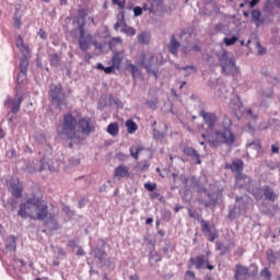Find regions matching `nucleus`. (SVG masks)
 I'll list each match as a JSON object with an SVG mask.
<instances>
[{
  "instance_id": "obj_34",
  "label": "nucleus",
  "mask_w": 280,
  "mask_h": 280,
  "mask_svg": "<svg viewBox=\"0 0 280 280\" xmlns=\"http://www.w3.org/2000/svg\"><path fill=\"white\" fill-rule=\"evenodd\" d=\"M21 25H23V23L21 22V16H18L15 13L13 18V27H15V30H19Z\"/></svg>"
},
{
  "instance_id": "obj_9",
  "label": "nucleus",
  "mask_w": 280,
  "mask_h": 280,
  "mask_svg": "<svg viewBox=\"0 0 280 280\" xmlns=\"http://www.w3.org/2000/svg\"><path fill=\"white\" fill-rule=\"evenodd\" d=\"M195 266L197 270H202V268H207L208 270H213V265L209 264V256L199 255L197 257H190L188 268Z\"/></svg>"
},
{
  "instance_id": "obj_21",
  "label": "nucleus",
  "mask_w": 280,
  "mask_h": 280,
  "mask_svg": "<svg viewBox=\"0 0 280 280\" xmlns=\"http://www.w3.org/2000/svg\"><path fill=\"white\" fill-rule=\"evenodd\" d=\"M143 150H145L144 145H141V144L131 145L129 149L130 156H132L135 161H139V153L143 152Z\"/></svg>"
},
{
  "instance_id": "obj_11",
  "label": "nucleus",
  "mask_w": 280,
  "mask_h": 280,
  "mask_svg": "<svg viewBox=\"0 0 280 280\" xmlns=\"http://www.w3.org/2000/svg\"><path fill=\"white\" fill-rule=\"evenodd\" d=\"M21 104H23V96H19L16 101L8 96L4 101V106L7 108H11V113H13V115H16V113L21 110Z\"/></svg>"
},
{
  "instance_id": "obj_57",
  "label": "nucleus",
  "mask_w": 280,
  "mask_h": 280,
  "mask_svg": "<svg viewBox=\"0 0 280 280\" xmlns=\"http://www.w3.org/2000/svg\"><path fill=\"white\" fill-rule=\"evenodd\" d=\"M253 196H254V198L256 199V200H261V194L260 192H255V194H253Z\"/></svg>"
},
{
  "instance_id": "obj_60",
  "label": "nucleus",
  "mask_w": 280,
  "mask_h": 280,
  "mask_svg": "<svg viewBox=\"0 0 280 280\" xmlns=\"http://www.w3.org/2000/svg\"><path fill=\"white\" fill-rule=\"evenodd\" d=\"M217 250H222V243L221 242H217Z\"/></svg>"
},
{
  "instance_id": "obj_59",
  "label": "nucleus",
  "mask_w": 280,
  "mask_h": 280,
  "mask_svg": "<svg viewBox=\"0 0 280 280\" xmlns=\"http://www.w3.org/2000/svg\"><path fill=\"white\" fill-rule=\"evenodd\" d=\"M129 280H139V275L133 273L132 276L129 277Z\"/></svg>"
},
{
  "instance_id": "obj_25",
  "label": "nucleus",
  "mask_w": 280,
  "mask_h": 280,
  "mask_svg": "<svg viewBox=\"0 0 280 280\" xmlns=\"http://www.w3.org/2000/svg\"><path fill=\"white\" fill-rule=\"evenodd\" d=\"M138 43H140V45H148V43H150V33H140V35L138 36Z\"/></svg>"
},
{
  "instance_id": "obj_63",
  "label": "nucleus",
  "mask_w": 280,
  "mask_h": 280,
  "mask_svg": "<svg viewBox=\"0 0 280 280\" xmlns=\"http://www.w3.org/2000/svg\"><path fill=\"white\" fill-rule=\"evenodd\" d=\"M205 205V207L208 209L209 207H211V201H203L202 202Z\"/></svg>"
},
{
  "instance_id": "obj_2",
  "label": "nucleus",
  "mask_w": 280,
  "mask_h": 280,
  "mask_svg": "<svg viewBox=\"0 0 280 280\" xmlns=\"http://www.w3.org/2000/svg\"><path fill=\"white\" fill-rule=\"evenodd\" d=\"M18 215L24 220L30 218L31 220H47L49 218V206L45 201L43 194L33 192L26 199L25 202L20 205Z\"/></svg>"
},
{
  "instance_id": "obj_49",
  "label": "nucleus",
  "mask_w": 280,
  "mask_h": 280,
  "mask_svg": "<svg viewBox=\"0 0 280 280\" xmlns=\"http://www.w3.org/2000/svg\"><path fill=\"white\" fill-rule=\"evenodd\" d=\"M147 104H148V106L150 108H156V105L159 104V101L158 100H155V101H148Z\"/></svg>"
},
{
  "instance_id": "obj_5",
  "label": "nucleus",
  "mask_w": 280,
  "mask_h": 280,
  "mask_svg": "<svg viewBox=\"0 0 280 280\" xmlns=\"http://www.w3.org/2000/svg\"><path fill=\"white\" fill-rule=\"evenodd\" d=\"M219 62L222 69V73H226V75H235L237 73V66H235V59L229 58V52L224 51L219 57Z\"/></svg>"
},
{
  "instance_id": "obj_44",
  "label": "nucleus",
  "mask_w": 280,
  "mask_h": 280,
  "mask_svg": "<svg viewBox=\"0 0 280 280\" xmlns=\"http://www.w3.org/2000/svg\"><path fill=\"white\" fill-rule=\"evenodd\" d=\"M133 14L135 16H141V14H143V9H141V7H135Z\"/></svg>"
},
{
  "instance_id": "obj_37",
  "label": "nucleus",
  "mask_w": 280,
  "mask_h": 280,
  "mask_svg": "<svg viewBox=\"0 0 280 280\" xmlns=\"http://www.w3.org/2000/svg\"><path fill=\"white\" fill-rule=\"evenodd\" d=\"M113 5H118L119 10H124L126 8V1L112 0Z\"/></svg>"
},
{
  "instance_id": "obj_3",
  "label": "nucleus",
  "mask_w": 280,
  "mask_h": 280,
  "mask_svg": "<svg viewBox=\"0 0 280 280\" xmlns=\"http://www.w3.org/2000/svg\"><path fill=\"white\" fill-rule=\"evenodd\" d=\"M221 127L223 130H217L214 132L217 140H212L211 145L213 148H218L220 143H223L224 145H233L235 143V140L237 139V136H235V132H233V120L229 116H224L223 120L221 122Z\"/></svg>"
},
{
  "instance_id": "obj_36",
  "label": "nucleus",
  "mask_w": 280,
  "mask_h": 280,
  "mask_svg": "<svg viewBox=\"0 0 280 280\" xmlns=\"http://www.w3.org/2000/svg\"><path fill=\"white\" fill-rule=\"evenodd\" d=\"M144 68L148 71V73H152V75L155 78V80L159 78L158 74H156L159 71L152 69V65L148 63V65H145Z\"/></svg>"
},
{
  "instance_id": "obj_58",
  "label": "nucleus",
  "mask_w": 280,
  "mask_h": 280,
  "mask_svg": "<svg viewBox=\"0 0 280 280\" xmlns=\"http://www.w3.org/2000/svg\"><path fill=\"white\" fill-rule=\"evenodd\" d=\"M188 69H191V71H196V68L194 66H186L183 68L184 71H187Z\"/></svg>"
},
{
  "instance_id": "obj_46",
  "label": "nucleus",
  "mask_w": 280,
  "mask_h": 280,
  "mask_svg": "<svg viewBox=\"0 0 280 280\" xmlns=\"http://www.w3.org/2000/svg\"><path fill=\"white\" fill-rule=\"evenodd\" d=\"M257 49H258L259 56H264V54H266V48H264V46H261L260 43H257Z\"/></svg>"
},
{
  "instance_id": "obj_32",
  "label": "nucleus",
  "mask_w": 280,
  "mask_h": 280,
  "mask_svg": "<svg viewBox=\"0 0 280 280\" xmlns=\"http://www.w3.org/2000/svg\"><path fill=\"white\" fill-rule=\"evenodd\" d=\"M260 277H262V279H265V280H271L272 279V272H270V270L265 267L260 271Z\"/></svg>"
},
{
  "instance_id": "obj_50",
  "label": "nucleus",
  "mask_w": 280,
  "mask_h": 280,
  "mask_svg": "<svg viewBox=\"0 0 280 280\" xmlns=\"http://www.w3.org/2000/svg\"><path fill=\"white\" fill-rule=\"evenodd\" d=\"M93 58V55H91V52H85L84 54V60L86 62H91V59Z\"/></svg>"
},
{
  "instance_id": "obj_31",
  "label": "nucleus",
  "mask_w": 280,
  "mask_h": 280,
  "mask_svg": "<svg viewBox=\"0 0 280 280\" xmlns=\"http://www.w3.org/2000/svg\"><path fill=\"white\" fill-rule=\"evenodd\" d=\"M266 255L269 264H277V255H275V252H272V249H268L266 252Z\"/></svg>"
},
{
  "instance_id": "obj_27",
  "label": "nucleus",
  "mask_w": 280,
  "mask_h": 280,
  "mask_svg": "<svg viewBox=\"0 0 280 280\" xmlns=\"http://www.w3.org/2000/svg\"><path fill=\"white\" fill-rule=\"evenodd\" d=\"M49 221H50V231H58V229H60V224L56 220V214H49Z\"/></svg>"
},
{
  "instance_id": "obj_1",
  "label": "nucleus",
  "mask_w": 280,
  "mask_h": 280,
  "mask_svg": "<svg viewBox=\"0 0 280 280\" xmlns=\"http://www.w3.org/2000/svg\"><path fill=\"white\" fill-rule=\"evenodd\" d=\"M78 128L81 135H93L95 132V120L85 116L78 120L71 113H67L62 116L61 122L56 127V132L59 137H67L70 141H80V135H78Z\"/></svg>"
},
{
  "instance_id": "obj_6",
  "label": "nucleus",
  "mask_w": 280,
  "mask_h": 280,
  "mask_svg": "<svg viewBox=\"0 0 280 280\" xmlns=\"http://www.w3.org/2000/svg\"><path fill=\"white\" fill-rule=\"evenodd\" d=\"M79 32L78 45L81 51H89V49H91V45L98 47L97 42H93V35L86 33L83 25L79 26Z\"/></svg>"
},
{
  "instance_id": "obj_13",
  "label": "nucleus",
  "mask_w": 280,
  "mask_h": 280,
  "mask_svg": "<svg viewBox=\"0 0 280 280\" xmlns=\"http://www.w3.org/2000/svg\"><path fill=\"white\" fill-rule=\"evenodd\" d=\"M15 45L18 49H20L23 58H32V51L30 50V45L23 42V37L21 35L18 36L15 40Z\"/></svg>"
},
{
  "instance_id": "obj_51",
  "label": "nucleus",
  "mask_w": 280,
  "mask_h": 280,
  "mask_svg": "<svg viewBox=\"0 0 280 280\" xmlns=\"http://www.w3.org/2000/svg\"><path fill=\"white\" fill-rule=\"evenodd\" d=\"M186 277H189L190 279H196V273L191 270L186 271Z\"/></svg>"
},
{
  "instance_id": "obj_20",
  "label": "nucleus",
  "mask_w": 280,
  "mask_h": 280,
  "mask_svg": "<svg viewBox=\"0 0 280 280\" xmlns=\"http://www.w3.org/2000/svg\"><path fill=\"white\" fill-rule=\"evenodd\" d=\"M121 62H124V51H116L112 57V65L119 71L121 69Z\"/></svg>"
},
{
  "instance_id": "obj_7",
  "label": "nucleus",
  "mask_w": 280,
  "mask_h": 280,
  "mask_svg": "<svg viewBox=\"0 0 280 280\" xmlns=\"http://www.w3.org/2000/svg\"><path fill=\"white\" fill-rule=\"evenodd\" d=\"M226 170H231V172H234L236 175H235V178H236V182L240 184V185H244L242 184V180H246L248 182V176L244 173H242L244 171V161L240 160V159H236L232 162V164H226Z\"/></svg>"
},
{
  "instance_id": "obj_61",
  "label": "nucleus",
  "mask_w": 280,
  "mask_h": 280,
  "mask_svg": "<svg viewBox=\"0 0 280 280\" xmlns=\"http://www.w3.org/2000/svg\"><path fill=\"white\" fill-rule=\"evenodd\" d=\"M152 222H154V219H152V218H148L145 220V224H152Z\"/></svg>"
},
{
  "instance_id": "obj_28",
  "label": "nucleus",
  "mask_w": 280,
  "mask_h": 280,
  "mask_svg": "<svg viewBox=\"0 0 280 280\" xmlns=\"http://www.w3.org/2000/svg\"><path fill=\"white\" fill-rule=\"evenodd\" d=\"M49 60L51 67H58L60 65V56H58V54L49 55Z\"/></svg>"
},
{
  "instance_id": "obj_4",
  "label": "nucleus",
  "mask_w": 280,
  "mask_h": 280,
  "mask_svg": "<svg viewBox=\"0 0 280 280\" xmlns=\"http://www.w3.org/2000/svg\"><path fill=\"white\" fill-rule=\"evenodd\" d=\"M50 97V103L57 110H62V108H67V98L65 97V94L62 93V85H54L50 88V91L48 93Z\"/></svg>"
},
{
  "instance_id": "obj_23",
  "label": "nucleus",
  "mask_w": 280,
  "mask_h": 280,
  "mask_svg": "<svg viewBox=\"0 0 280 280\" xmlns=\"http://www.w3.org/2000/svg\"><path fill=\"white\" fill-rule=\"evenodd\" d=\"M264 196L266 200H270L271 202H275V200H277V194H275V190L269 186H266L264 188Z\"/></svg>"
},
{
  "instance_id": "obj_42",
  "label": "nucleus",
  "mask_w": 280,
  "mask_h": 280,
  "mask_svg": "<svg viewBox=\"0 0 280 280\" xmlns=\"http://www.w3.org/2000/svg\"><path fill=\"white\" fill-rule=\"evenodd\" d=\"M188 215L189 218H191L192 220H196V218H198V212H196V210L188 208Z\"/></svg>"
},
{
  "instance_id": "obj_41",
  "label": "nucleus",
  "mask_w": 280,
  "mask_h": 280,
  "mask_svg": "<svg viewBox=\"0 0 280 280\" xmlns=\"http://www.w3.org/2000/svg\"><path fill=\"white\" fill-rule=\"evenodd\" d=\"M273 95H275V92L272 90H267L262 92V97L267 100L273 97Z\"/></svg>"
},
{
  "instance_id": "obj_62",
  "label": "nucleus",
  "mask_w": 280,
  "mask_h": 280,
  "mask_svg": "<svg viewBox=\"0 0 280 280\" xmlns=\"http://www.w3.org/2000/svg\"><path fill=\"white\" fill-rule=\"evenodd\" d=\"M77 255H80V256L85 255L84 249L80 248V249L77 252Z\"/></svg>"
},
{
  "instance_id": "obj_26",
  "label": "nucleus",
  "mask_w": 280,
  "mask_h": 280,
  "mask_svg": "<svg viewBox=\"0 0 280 280\" xmlns=\"http://www.w3.org/2000/svg\"><path fill=\"white\" fill-rule=\"evenodd\" d=\"M252 20L254 21V23H256L257 26L261 25V11L253 10Z\"/></svg>"
},
{
  "instance_id": "obj_43",
  "label": "nucleus",
  "mask_w": 280,
  "mask_h": 280,
  "mask_svg": "<svg viewBox=\"0 0 280 280\" xmlns=\"http://www.w3.org/2000/svg\"><path fill=\"white\" fill-rule=\"evenodd\" d=\"M279 142L271 144V154H279Z\"/></svg>"
},
{
  "instance_id": "obj_52",
  "label": "nucleus",
  "mask_w": 280,
  "mask_h": 280,
  "mask_svg": "<svg viewBox=\"0 0 280 280\" xmlns=\"http://www.w3.org/2000/svg\"><path fill=\"white\" fill-rule=\"evenodd\" d=\"M259 1H261V0H252V1H249L248 2L249 3V8L250 9L255 8V5H257V3H259Z\"/></svg>"
},
{
  "instance_id": "obj_8",
  "label": "nucleus",
  "mask_w": 280,
  "mask_h": 280,
  "mask_svg": "<svg viewBox=\"0 0 280 280\" xmlns=\"http://www.w3.org/2000/svg\"><path fill=\"white\" fill-rule=\"evenodd\" d=\"M200 226H201V233L206 237H209V242H215L218 237L220 236V232H218V229L214 224L209 223V221L201 219L200 220Z\"/></svg>"
},
{
  "instance_id": "obj_19",
  "label": "nucleus",
  "mask_w": 280,
  "mask_h": 280,
  "mask_svg": "<svg viewBox=\"0 0 280 280\" xmlns=\"http://www.w3.org/2000/svg\"><path fill=\"white\" fill-rule=\"evenodd\" d=\"M180 48V43L176 40V36L172 35L171 40L168 43V51L173 56H178V49Z\"/></svg>"
},
{
  "instance_id": "obj_38",
  "label": "nucleus",
  "mask_w": 280,
  "mask_h": 280,
  "mask_svg": "<svg viewBox=\"0 0 280 280\" xmlns=\"http://www.w3.org/2000/svg\"><path fill=\"white\" fill-rule=\"evenodd\" d=\"M96 258L100 261H104V259L106 258V252L102 250V249H98L97 253H96Z\"/></svg>"
},
{
  "instance_id": "obj_12",
  "label": "nucleus",
  "mask_w": 280,
  "mask_h": 280,
  "mask_svg": "<svg viewBox=\"0 0 280 280\" xmlns=\"http://www.w3.org/2000/svg\"><path fill=\"white\" fill-rule=\"evenodd\" d=\"M27 67H30V58H22L20 61V73L18 75V84H23L27 78Z\"/></svg>"
},
{
  "instance_id": "obj_40",
  "label": "nucleus",
  "mask_w": 280,
  "mask_h": 280,
  "mask_svg": "<svg viewBox=\"0 0 280 280\" xmlns=\"http://www.w3.org/2000/svg\"><path fill=\"white\" fill-rule=\"evenodd\" d=\"M144 189H147V191H154V189H156V184L147 183L144 184Z\"/></svg>"
},
{
  "instance_id": "obj_16",
  "label": "nucleus",
  "mask_w": 280,
  "mask_h": 280,
  "mask_svg": "<svg viewBox=\"0 0 280 280\" xmlns=\"http://www.w3.org/2000/svg\"><path fill=\"white\" fill-rule=\"evenodd\" d=\"M183 153L185 154V156H190V159L195 161L197 165H200V163H202V161L200 160V153H198L196 149L191 147H184Z\"/></svg>"
},
{
  "instance_id": "obj_17",
  "label": "nucleus",
  "mask_w": 280,
  "mask_h": 280,
  "mask_svg": "<svg viewBox=\"0 0 280 280\" xmlns=\"http://www.w3.org/2000/svg\"><path fill=\"white\" fill-rule=\"evenodd\" d=\"M114 176L116 178H128L130 176V168L126 164H120L115 168Z\"/></svg>"
},
{
  "instance_id": "obj_18",
  "label": "nucleus",
  "mask_w": 280,
  "mask_h": 280,
  "mask_svg": "<svg viewBox=\"0 0 280 280\" xmlns=\"http://www.w3.org/2000/svg\"><path fill=\"white\" fill-rule=\"evenodd\" d=\"M10 191L15 198H23V184L18 180V183H12L10 185Z\"/></svg>"
},
{
  "instance_id": "obj_30",
  "label": "nucleus",
  "mask_w": 280,
  "mask_h": 280,
  "mask_svg": "<svg viewBox=\"0 0 280 280\" xmlns=\"http://www.w3.org/2000/svg\"><path fill=\"white\" fill-rule=\"evenodd\" d=\"M127 71H130V73L135 80L137 78V73H139V68L132 63H128Z\"/></svg>"
},
{
  "instance_id": "obj_53",
  "label": "nucleus",
  "mask_w": 280,
  "mask_h": 280,
  "mask_svg": "<svg viewBox=\"0 0 280 280\" xmlns=\"http://www.w3.org/2000/svg\"><path fill=\"white\" fill-rule=\"evenodd\" d=\"M247 115L252 117V119H257V115L253 113V109H247Z\"/></svg>"
},
{
  "instance_id": "obj_35",
  "label": "nucleus",
  "mask_w": 280,
  "mask_h": 280,
  "mask_svg": "<svg viewBox=\"0 0 280 280\" xmlns=\"http://www.w3.org/2000/svg\"><path fill=\"white\" fill-rule=\"evenodd\" d=\"M12 244H7L5 248L7 250H16V238L14 236H11Z\"/></svg>"
},
{
  "instance_id": "obj_45",
  "label": "nucleus",
  "mask_w": 280,
  "mask_h": 280,
  "mask_svg": "<svg viewBox=\"0 0 280 280\" xmlns=\"http://www.w3.org/2000/svg\"><path fill=\"white\" fill-rule=\"evenodd\" d=\"M37 34H38L39 38H42V40H47V33L45 32V30L39 28Z\"/></svg>"
},
{
  "instance_id": "obj_10",
  "label": "nucleus",
  "mask_w": 280,
  "mask_h": 280,
  "mask_svg": "<svg viewBox=\"0 0 280 280\" xmlns=\"http://www.w3.org/2000/svg\"><path fill=\"white\" fill-rule=\"evenodd\" d=\"M199 117H202L203 124L208 126L209 130H213L219 121L218 115H215V113L207 112L205 109L200 110Z\"/></svg>"
},
{
  "instance_id": "obj_47",
  "label": "nucleus",
  "mask_w": 280,
  "mask_h": 280,
  "mask_svg": "<svg viewBox=\"0 0 280 280\" xmlns=\"http://www.w3.org/2000/svg\"><path fill=\"white\" fill-rule=\"evenodd\" d=\"M249 147L257 148L258 150H261V141L255 140L254 142L249 143Z\"/></svg>"
},
{
  "instance_id": "obj_24",
  "label": "nucleus",
  "mask_w": 280,
  "mask_h": 280,
  "mask_svg": "<svg viewBox=\"0 0 280 280\" xmlns=\"http://www.w3.org/2000/svg\"><path fill=\"white\" fill-rule=\"evenodd\" d=\"M107 132L108 135H110L112 137H117V135H119V124L117 122H110L107 126Z\"/></svg>"
},
{
  "instance_id": "obj_55",
  "label": "nucleus",
  "mask_w": 280,
  "mask_h": 280,
  "mask_svg": "<svg viewBox=\"0 0 280 280\" xmlns=\"http://www.w3.org/2000/svg\"><path fill=\"white\" fill-rule=\"evenodd\" d=\"M68 246H70V248H75V241L74 240H70L68 242Z\"/></svg>"
},
{
  "instance_id": "obj_39",
  "label": "nucleus",
  "mask_w": 280,
  "mask_h": 280,
  "mask_svg": "<svg viewBox=\"0 0 280 280\" xmlns=\"http://www.w3.org/2000/svg\"><path fill=\"white\" fill-rule=\"evenodd\" d=\"M235 183H236V187H240V188H242V187H248V185H250V177H248V182H246V179L241 180L242 185H240V184L237 183V179H236V178H235Z\"/></svg>"
},
{
  "instance_id": "obj_54",
  "label": "nucleus",
  "mask_w": 280,
  "mask_h": 280,
  "mask_svg": "<svg viewBox=\"0 0 280 280\" xmlns=\"http://www.w3.org/2000/svg\"><path fill=\"white\" fill-rule=\"evenodd\" d=\"M191 50H192V51H200V45H198V43L195 44V45L191 47Z\"/></svg>"
},
{
  "instance_id": "obj_22",
  "label": "nucleus",
  "mask_w": 280,
  "mask_h": 280,
  "mask_svg": "<svg viewBox=\"0 0 280 280\" xmlns=\"http://www.w3.org/2000/svg\"><path fill=\"white\" fill-rule=\"evenodd\" d=\"M125 126L127 128V132L129 135H135L137 132V130H139V126L137 125V122H135V120L132 119H128L126 122H125Z\"/></svg>"
},
{
  "instance_id": "obj_15",
  "label": "nucleus",
  "mask_w": 280,
  "mask_h": 280,
  "mask_svg": "<svg viewBox=\"0 0 280 280\" xmlns=\"http://www.w3.org/2000/svg\"><path fill=\"white\" fill-rule=\"evenodd\" d=\"M160 8H163V0H148V3L143 5V10L156 14Z\"/></svg>"
},
{
  "instance_id": "obj_33",
  "label": "nucleus",
  "mask_w": 280,
  "mask_h": 280,
  "mask_svg": "<svg viewBox=\"0 0 280 280\" xmlns=\"http://www.w3.org/2000/svg\"><path fill=\"white\" fill-rule=\"evenodd\" d=\"M124 34H127V36H135L137 34V30H135L132 26L125 25L122 28Z\"/></svg>"
},
{
  "instance_id": "obj_48",
  "label": "nucleus",
  "mask_w": 280,
  "mask_h": 280,
  "mask_svg": "<svg viewBox=\"0 0 280 280\" xmlns=\"http://www.w3.org/2000/svg\"><path fill=\"white\" fill-rule=\"evenodd\" d=\"M115 69L116 68L112 63V66L105 67L103 71H104V73L110 74L113 71H115Z\"/></svg>"
},
{
  "instance_id": "obj_64",
  "label": "nucleus",
  "mask_w": 280,
  "mask_h": 280,
  "mask_svg": "<svg viewBox=\"0 0 280 280\" xmlns=\"http://www.w3.org/2000/svg\"><path fill=\"white\" fill-rule=\"evenodd\" d=\"M114 43H121V39L119 37L113 38Z\"/></svg>"
},
{
  "instance_id": "obj_14",
  "label": "nucleus",
  "mask_w": 280,
  "mask_h": 280,
  "mask_svg": "<svg viewBox=\"0 0 280 280\" xmlns=\"http://www.w3.org/2000/svg\"><path fill=\"white\" fill-rule=\"evenodd\" d=\"M234 280H248V267L242 264L235 265Z\"/></svg>"
},
{
  "instance_id": "obj_29",
  "label": "nucleus",
  "mask_w": 280,
  "mask_h": 280,
  "mask_svg": "<svg viewBox=\"0 0 280 280\" xmlns=\"http://www.w3.org/2000/svg\"><path fill=\"white\" fill-rule=\"evenodd\" d=\"M237 40H240V38H237V36L223 38V43H224V45H226V47H231V45H235V43H237Z\"/></svg>"
},
{
  "instance_id": "obj_56",
  "label": "nucleus",
  "mask_w": 280,
  "mask_h": 280,
  "mask_svg": "<svg viewBox=\"0 0 280 280\" xmlns=\"http://www.w3.org/2000/svg\"><path fill=\"white\" fill-rule=\"evenodd\" d=\"M198 191H199V192H200V191H203V194H206V196H208V198H211V194L208 192L206 188H200Z\"/></svg>"
}]
</instances>
